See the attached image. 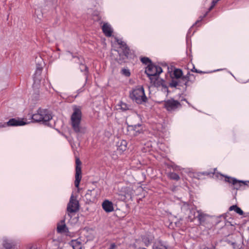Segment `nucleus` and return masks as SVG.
I'll return each mask as SVG.
<instances>
[{
	"label": "nucleus",
	"mask_w": 249,
	"mask_h": 249,
	"mask_svg": "<svg viewBox=\"0 0 249 249\" xmlns=\"http://www.w3.org/2000/svg\"><path fill=\"white\" fill-rule=\"evenodd\" d=\"M73 112L71 117V124L75 133H84L85 128L81 125L82 112L81 109L76 106L73 107Z\"/></svg>",
	"instance_id": "f257e3e1"
},
{
	"label": "nucleus",
	"mask_w": 249,
	"mask_h": 249,
	"mask_svg": "<svg viewBox=\"0 0 249 249\" xmlns=\"http://www.w3.org/2000/svg\"><path fill=\"white\" fill-rule=\"evenodd\" d=\"M162 71L161 67L153 64H148L145 71V73L149 77L151 83H153L155 85H156V81L158 78V75Z\"/></svg>",
	"instance_id": "f03ea898"
},
{
	"label": "nucleus",
	"mask_w": 249,
	"mask_h": 249,
	"mask_svg": "<svg viewBox=\"0 0 249 249\" xmlns=\"http://www.w3.org/2000/svg\"><path fill=\"white\" fill-rule=\"evenodd\" d=\"M130 97L138 104L146 102L147 98L142 87H138L130 93Z\"/></svg>",
	"instance_id": "7ed1b4c3"
},
{
	"label": "nucleus",
	"mask_w": 249,
	"mask_h": 249,
	"mask_svg": "<svg viewBox=\"0 0 249 249\" xmlns=\"http://www.w3.org/2000/svg\"><path fill=\"white\" fill-rule=\"evenodd\" d=\"M32 118L34 122L44 123L52 119V116L47 109L39 108L36 113L32 115Z\"/></svg>",
	"instance_id": "20e7f679"
},
{
	"label": "nucleus",
	"mask_w": 249,
	"mask_h": 249,
	"mask_svg": "<svg viewBox=\"0 0 249 249\" xmlns=\"http://www.w3.org/2000/svg\"><path fill=\"white\" fill-rule=\"evenodd\" d=\"M37 60L38 62L40 63L37 64L36 66V69L34 77V83L33 85L34 87L36 88H38V86L39 85L41 81L40 75L43 68L42 64L43 63L42 60L40 58Z\"/></svg>",
	"instance_id": "39448f33"
},
{
	"label": "nucleus",
	"mask_w": 249,
	"mask_h": 249,
	"mask_svg": "<svg viewBox=\"0 0 249 249\" xmlns=\"http://www.w3.org/2000/svg\"><path fill=\"white\" fill-rule=\"evenodd\" d=\"M163 105L167 110L170 112L174 111L181 107V104L178 101L173 99L165 101Z\"/></svg>",
	"instance_id": "423d86ee"
},
{
	"label": "nucleus",
	"mask_w": 249,
	"mask_h": 249,
	"mask_svg": "<svg viewBox=\"0 0 249 249\" xmlns=\"http://www.w3.org/2000/svg\"><path fill=\"white\" fill-rule=\"evenodd\" d=\"M79 209V202L74 196L72 195L68 204L67 210L69 213H74L77 212Z\"/></svg>",
	"instance_id": "0eeeda50"
},
{
	"label": "nucleus",
	"mask_w": 249,
	"mask_h": 249,
	"mask_svg": "<svg viewBox=\"0 0 249 249\" xmlns=\"http://www.w3.org/2000/svg\"><path fill=\"white\" fill-rule=\"evenodd\" d=\"M76 167H75V180L74 184L76 188H78L80 182L82 178V171H81V162L79 158H76L75 160Z\"/></svg>",
	"instance_id": "6e6552de"
},
{
	"label": "nucleus",
	"mask_w": 249,
	"mask_h": 249,
	"mask_svg": "<svg viewBox=\"0 0 249 249\" xmlns=\"http://www.w3.org/2000/svg\"><path fill=\"white\" fill-rule=\"evenodd\" d=\"M190 76H191V74L188 72L186 76L182 77L180 79L172 80V82L170 84V87L176 88L177 86H182V84H180L181 80L184 82L183 84L187 87L189 82Z\"/></svg>",
	"instance_id": "1a4fd4ad"
},
{
	"label": "nucleus",
	"mask_w": 249,
	"mask_h": 249,
	"mask_svg": "<svg viewBox=\"0 0 249 249\" xmlns=\"http://www.w3.org/2000/svg\"><path fill=\"white\" fill-rule=\"evenodd\" d=\"M27 123L24 122L23 120L11 119L6 123L2 124L0 123V128L4 127L6 126H18L27 124Z\"/></svg>",
	"instance_id": "9d476101"
},
{
	"label": "nucleus",
	"mask_w": 249,
	"mask_h": 249,
	"mask_svg": "<svg viewBox=\"0 0 249 249\" xmlns=\"http://www.w3.org/2000/svg\"><path fill=\"white\" fill-rule=\"evenodd\" d=\"M128 131H130L132 135L137 136L142 132V129L141 125L139 124L138 125H129Z\"/></svg>",
	"instance_id": "9b49d317"
},
{
	"label": "nucleus",
	"mask_w": 249,
	"mask_h": 249,
	"mask_svg": "<svg viewBox=\"0 0 249 249\" xmlns=\"http://www.w3.org/2000/svg\"><path fill=\"white\" fill-rule=\"evenodd\" d=\"M102 205L103 209L107 213H110L114 210L113 203L108 200H105Z\"/></svg>",
	"instance_id": "f8f14e48"
},
{
	"label": "nucleus",
	"mask_w": 249,
	"mask_h": 249,
	"mask_svg": "<svg viewBox=\"0 0 249 249\" xmlns=\"http://www.w3.org/2000/svg\"><path fill=\"white\" fill-rule=\"evenodd\" d=\"M2 245L5 249H15L16 246L15 242L7 239L3 240Z\"/></svg>",
	"instance_id": "ddd939ff"
},
{
	"label": "nucleus",
	"mask_w": 249,
	"mask_h": 249,
	"mask_svg": "<svg viewBox=\"0 0 249 249\" xmlns=\"http://www.w3.org/2000/svg\"><path fill=\"white\" fill-rule=\"evenodd\" d=\"M57 231L58 233H63L68 231V228L65 223V219L62 220L60 223H58Z\"/></svg>",
	"instance_id": "4468645a"
},
{
	"label": "nucleus",
	"mask_w": 249,
	"mask_h": 249,
	"mask_svg": "<svg viewBox=\"0 0 249 249\" xmlns=\"http://www.w3.org/2000/svg\"><path fill=\"white\" fill-rule=\"evenodd\" d=\"M102 30L104 34L107 36H111L112 34V30L109 24L108 23H104L102 26Z\"/></svg>",
	"instance_id": "2eb2a0df"
},
{
	"label": "nucleus",
	"mask_w": 249,
	"mask_h": 249,
	"mask_svg": "<svg viewBox=\"0 0 249 249\" xmlns=\"http://www.w3.org/2000/svg\"><path fill=\"white\" fill-rule=\"evenodd\" d=\"M117 43L121 46V48L123 49L124 53L125 56L129 53V49L127 47L126 43L120 39H117Z\"/></svg>",
	"instance_id": "dca6fc26"
},
{
	"label": "nucleus",
	"mask_w": 249,
	"mask_h": 249,
	"mask_svg": "<svg viewBox=\"0 0 249 249\" xmlns=\"http://www.w3.org/2000/svg\"><path fill=\"white\" fill-rule=\"evenodd\" d=\"M225 180L226 182L231 183L233 185H236L237 184H239V186H241V184H245L244 182L243 181L238 180L235 178L230 177H226Z\"/></svg>",
	"instance_id": "f3484780"
},
{
	"label": "nucleus",
	"mask_w": 249,
	"mask_h": 249,
	"mask_svg": "<svg viewBox=\"0 0 249 249\" xmlns=\"http://www.w3.org/2000/svg\"><path fill=\"white\" fill-rule=\"evenodd\" d=\"M166 246L160 240L156 241L153 245V249H167Z\"/></svg>",
	"instance_id": "a211bd4d"
},
{
	"label": "nucleus",
	"mask_w": 249,
	"mask_h": 249,
	"mask_svg": "<svg viewBox=\"0 0 249 249\" xmlns=\"http://www.w3.org/2000/svg\"><path fill=\"white\" fill-rule=\"evenodd\" d=\"M229 210L230 211L233 210L240 215L243 214V211L240 208L237 207L236 205H232V206H231L229 208Z\"/></svg>",
	"instance_id": "6ab92c4d"
},
{
	"label": "nucleus",
	"mask_w": 249,
	"mask_h": 249,
	"mask_svg": "<svg viewBox=\"0 0 249 249\" xmlns=\"http://www.w3.org/2000/svg\"><path fill=\"white\" fill-rule=\"evenodd\" d=\"M71 245L73 249H83L81 243L77 241H72Z\"/></svg>",
	"instance_id": "aec40b11"
},
{
	"label": "nucleus",
	"mask_w": 249,
	"mask_h": 249,
	"mask_svg": "<svg viewBox=\"0 0 249 249\" xmlns=\"http://www.w3.org/2000/svg\"><path fill=\"white\" fill-rule=\"evenodd\" d=\"M174 75L177 79H180L183 77L182 76V71L179 69H176L174 71Z\"/></svg>",
	"instance_id": "412c9836"
},
{
	"label": "nucleus",
	"mask_w": 249,
	"mask_h": 249,
	"mask_svg": "<svg viewBox=\"0 0 249 249\" xmlns=\"http://www.w3.org/2000/svg\"><path fill=\"white\" fill-rule=\"evenodd\" d=\"M169 177L170 178L176 180H178L179 179L178 175L175 173H171L169 174Z\"/></svg>",
	"instance_id": "4be33fe9"
},
{
	"label": "nucleus",
	"mask_w": 249,
	"mask_h": 249,
	"mask_svg": "<svg viewBox=\"0 0 249 249\" xmlns=\"http://www.w3.org/2000/svg\"><path fill=\"white\" fill-rule=\"evenodd\" d=\"M94 190L91 191V190H88V191L87 192V193H86L85 196L87 198V199L91 201L92 199H93V198L95 197V196H94L93 197H91V196L92 195V193L93 192H94Z\"/></svg>",
	"instance_id": "5701e85b"
},
{
	"label": "nucleus",
	"mask_w": 249,
	"mask_h": 249,
	"mask_svg": "<svg viewBox=\"0 0 249 249\" xmlns=\"http://www.w3.org/2000/svg\"><path fill=\"white\" fill-rule=\"evenodd\" d=\"M142 62L145 64H152L151 60L148 57H142L141 59Z\"/></svg>",
	"instance_id": "b1692460"
},
{
	"label": "nucleus",
	"mask_w": 249,
	"mask_h": 249,
	"mask_svg": "<svg viewBox=\"0 0 249 249\" xmlns=\"http://www.w3.org/2000/svg\"><path fill=\"white\" fill-rule=\"evenodd\" d=\"M80 69L81 70V71H83V70H84L85 71V80H86L87 79V69H88V68L86 66L84 65H83V64H81L80 65Z\"/></svg>",
	"instance_id": "393cba45"
},
{
	"label": "nucleus",
	"mask_w": 249,
	"mask_h": 249,
	"mask_svg": "<svg viewBox=\"0 0 249 249\" xmlns=\"http://www.w3.org/2000/svg\"><path fill=\"white\" fill-rule=\"evenodd\" d=\"M151 240V239H150L147 237H144V238H142V241L145 244V245L146 246H148L150 244Z\"/></svg>",
	"instance_id": "a878e982"
},
{
	"label": "nucleus",
	"mask_w": 249,
	"mask_h": 249,
	"mask_svg": "<svg viewBox=\"0 0 249 249\" xmlns=\"http://www.w3.org/2000/svg\"><path fill=\"white\" fill-rule=\"evenodd\" d=\"M121 109L123 111L129 109V107L125 103L121 102L120 103Z\"/></svg>",
	"instance_id": "bb28decb"
},
{
	"label": "nucleus",
	"mask_w": 249,
	"mask_h": 249,
	"mask_svg": "<svg viewBox=\"0 0 249 249\" xmlns=\"http://www.w3.org/2000/svg\"><path fill=\"white\" fill-rule=\"evenodd\" d=\"M122 72L124 75L126 76H129L130 75V73L128 70L125 69H123L122 70Z\"/></svg>",
	"instance_id": "cd10ccee"
},
{
	"label": "nucleus",
	"mask_w": 249,
	"mask_h": 249,
	"mask_svg": "<svg viewBox=\"0 0 249 249\" xmlns=\"http://www.w3.org/2000/svg\"><path fill=\"white\" fill-rule=\"evenodd\" d=\"M116 248V245L114 243H112L110 245V248L109 249H115Z\"/></svg>",
	"instance_id": "c85d7f7f"
},
{
	"label": "nucleus",
	"mask_w": 249,
	"mask_h": 249,
	"mask_svg": "<svg viewBox=\"0 0 249 249\" xmlns=\"http://www.w3.org/2000/svg\"><path fill=\"white\" fill-rule=\"evenodd\" d=\"M192 71H195L197 73H202V71H197L196 69H195V68L194 67H193V69H192Z\"/></svg>",
	"instance_id": "c756f323"
},
{
	"label": "nucleus",
	"mask_w": 249,
	"mask_h": 249,
	"mask_svg": "<svg viewBox=\"0 0 249 249\" xmlns=\"http://www.w3.org/2000/svg\"><path fill=\"white\" fill-rule=\"evenodd\" d=\"M215 5H213V4L212 3L211 6L209 8L208 11L206 13V14L204 15V17L206 16V15L207 14V13L210 12L214 6Z\"/></svg>",
	"instance_id": "7c9ffc66"
},
{
	"label": "nucleus",
	"mask_w": 249,
	"mask_h": 249,
	"mask_svg": "<svg viewBox=\"0 0 249 249\" xmlns=\"http://www.w3.org/2000/svg\"><path fill=\"white\" fill-rule=\"evenodd\" d=\"M124 146L121 148V150H122L123 151H124L125 150V148H126V145H125V142L124 141Z\"/></svg>",
	"instance_id": "2f4dec72"
},
{
	"label": "nucleus",
	"mask_w": 249,
	"mask_h": 249,
	"mask_svg": "<svg viewBox=\"0 0 249 249\" xmlns=\"http://www.w3.org/2000/svg\"><path fill=\"white\" fill-rule=\"evenodd\" d=\"M219 0H213L212 1V4H213V5H215L216 3Z\"/></svg>",
	"instance_id": "473e14b6"
},
{
	"label": "nucleus",
	"mask_w": 249,
	"mask_h": 249,
	"mask_svg": "<svg viewBox=\"0 0 249 249\" xmlns=\"http://www.w3.org/2000/svg\"><path fill=\"white\" fill-rule=\"evenodd\" d=\"M199 220L200 221H203V216L201 214H200L199 215Z\"/></svg>",
	"instance_id": "72a5a7b5"
},
{
	"label": "nucleus",
	"mask_w": 249,
	"mask_h": 249,
	"mask_svg": "<svg viewBox=\"0 0 249 249\" xmlns=\"http://www.w3.org/2000/svg\"><path fill=\"white\" fill-rule=\"evenodd\" d=\"M240 186H239V184H237L236 185H234V188L235 189H238Z\"/></svg>",
	"instance_id": "f704fd0d"
},
{
	"label": "nucleus",
	"mask_w": 249,
	"mask_h": 249,
	"mask_svg": "<svg viewBox=\"0 0 249 249\" xmlns=\"http://www.w3.org/2000/svg\"><path fill=\"white\" fill-rule=\"evenodd\" d=\"M191 76H194V75L193 74H191V76H189V82H191V83H192V81H191V80H190V77ZM188 85H189V83H188V84L187 86H188Z\"/></svg>",
	"instance_id": "c9c22d12"
},
{
	"label": "nucleus",
	"mask_w": 249,
	"mask_h": 249,
	"mask_svg": "<svg viewBox=\"0 0 249 249\" xmlns=\"http://www.w3.org/2000/svg\"><path fill=\"white\" fill-rule=\"evenodd\" d=\"M164 89L165 91H168V89L166 87H164Z\"/></svg>",
	"instance_id": "e433bc0d"
},
{
	"label": "nucleus",
	"mask_w": 249,
	"mask_h": 249,
	"mask_svg": "<svg viewBox=\"0 0 249 249\" xmlns=\"http://www.w3.org/2000/svg\"><path fill=\"white\" fill-rule=\"evenodd\" d=\"M183 82H183V81H181V80L180 81V84H182V86H183V85H185L184 84H183Z\"/></svg>",
	"instance_id": "4c0bfd02"
},
{
	"label": "nucleus",
	"mask_w": 249,
	"mask_h": 249,
	"mask_svg": "<svg viewBox=\"0 0 249 249\" xmlns=\"http://www.w3.org/2000/svg\"><path fill=\"white\" fill-rule=\"evenodd\" d=\"M203 175H209V174L203 173Z\"/></svg>",
	"instance_id": "58836bf2"
}]
</instances>
